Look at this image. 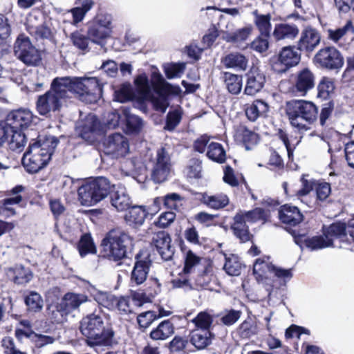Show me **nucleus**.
Returning a JSON list of instances; mask_svg holds the SVG:
<instances>
[{
    "label": "nucleus",
    "instance_id": "nucleus-1",
    "mask_svg": "<svg viewBox=\"0 0 354 354\" xmlns=\"http://www.w3.org/2000/svg\"><path fill=\"white\" fill-rule=\"evenodd\" d=\"M59 141L54 136L39 137L29 144L22 158V164L29 173H36L48 163Z\"/></svg>",
    "mask_w": 354,
    "mask_h": 354
},
{
    "label": "nucleus",
    "instance_id": "nucleus-2",
    "mask_svg": "<svg viewBox=\"0 0 354 354\" xmlns=\"http://www.w3.org/2000/svg\"><path fill=\"white\" fill-rule=\"evenodd\" d=\"M80 330L88 339L87 343L91 346L113 344L114 333L111 328L105 327L104 317L100 313L84 317L80 323Z\"/></svg>",
    "mask_w": 354,
    "mask_h": 354
},
{
    "label": "nucleus",
    "instance_id": "nucleus-3",
    "mask_svg": "<svg viewBox=\"0 0 354 354\" xmlns=\"http://www.w3.org/2000/svg\"><path fill=\"white\" fill-rule=\"evenodd\" d=\"M68 98L71 93L77 94L82 100L88 103L95 102L100 95L102 88L97 78L94 77H58Z\"/></svg>",
    "mask_w": 354,
    "mask_h": 354
},
{
    "label": "nucleus",
    "instance_id": "nucleus-4",
    "mask_svg": "<svg viewBox=\"0 0 354 354\" xmlns=\"http://www.w3.org/2000/svg\"><path fill=\"white\" fill-rule=\"evenodd\" d=\"M286 112L291 125L299 131L310 129V125L317 119L318 109L310 101L303 100L287 102Z\"/></svg>",
    "mask_w": 354,
    "mask_h": 354
},
{
    "label": "nucleus",
    "instance_id": "nucleus-5",
    "mask_svg": "<svg viewBox=\"0 0 354 354\" xmlns=\"http://www.w3.org/2000/svg\"><path fill=\"white\" fill-rule=\"evenodd\" d=\"M104 252L115 261L125 257L132 250L133 239L124 230L117 227L110 230L102 241Z\"/></svg>",
    "mask_w": 354,
    "mask_h": 354
},
{
    "label": "nucleus",
    "instance_id": "nucleus-6",
    "mask_svg": "<svg viewBox=\"0 0 354 354\" xmlns=\"http://www.w3.org/2000/svg\"><path fill=\"white\" fill-rule=\"evenodd\" d=\"M58 77L55 78L49 91L38 96L36 109L41 115L50 117L52 113L59 111L68 98Z\"/></svg>",
    "mask_w": 354,
    "mask_h": 354
},
{
    "label": "nucleus",
    "instance_id": "nucleus-7",
    "mask_svg": "<svg viewBox=\"0 0 354 354\" xmlns=\"http://www.w3.org/2000/svg\"><path fill=\"white\" fill-rule=\"evenodd\" d=\"M112 187L113 186H111L107 178H97L95 180L82 185L78 189L79 199L83 205H93L111 194Z\"/></svg>",
    "mask_w": 354,
    "mask_h": 354
},
{
    "label": "nucleus",
    "instance_id": "nucleus-8",
    "mask_svg": "<svg viewBox=\"0 0 354 354\" xmlns=\"http://www.w3.org/2000/svg\"><path fill=\"white\" fill-rule=\"evenodd\" d=\"M347 227L344 223H333L324 228L322 235L315 236L305 239V245L310 250H322L333 246V241L339 239L341 241L347 240Z\"/></svg>",
    "mask_w": 354,
    "mask_h": 354
},
{
    "label": "nucleus",
    "instance_id": "nucleus-9",
    "mask_svg": "<svg viewBox=\"0 0 354 354\" xmlns=\"http://www.w3.org/2000/svg\"><path fill=\"white\" fill-rule=\"evenodd\" d=\"M112 17L99 13L87 23L86 34L93 43L104 46L112 34Z\"/></svg>",
    "mask_w": 354,
    "mask_h": 354
},
{
    "label": "nucleus",
    "instance_id": "nucleus-10",
    "mask_svg": "<svg viewBox=\"0 0 354 354\" xmlns=\"http://www.w3.org/2000/svg\"><path fill=\"white\" fill-rule=\"evenodd\" d=\"M266 212L261 208H255L248 212H239L234 217L232 229L234 235L241 242H246L250 239V234L246 223H255L258 221H265Z\"/></svg>",
    "mask_w": 354,
    "mask_h": 354
},
{
    "label": "nucleus",
    "instance_id": "nucleus-11",
    "mask_svg": "<svg viewBox=\"0 0 354 354\" xmlns=\"http://www.w3.org/2000/svg\"><path fill=\"white\" fill-rule=\"evenodd\" d=\"M152 85L158 95V97L151 95L150 100L156 111L165 113L169 106L167 95L169 94L177 95L180 93V88L178 86H173L165 81L163 77L157 73L152 74Z\"/></svg>",
    "mask_w": 354,
    "mask_h": 354
},
{
    "label": "nucleus",
    "instance_id": "nucleus-12",
    "mask_svg": "<svg viewBox=\"0 0 354 354\" xmlns=\"http://www.w3.org/2000/svg\"><path fill=\"white\" fill-rule=\"evenodd\" d=\"M15 56L28 66H37L41 57L39 51L31 44L30 39L20 35L14 44Z\"/></svg>",
    "mask_w": 354,
    "mask_h": 354
},
{
    "label": "nucleus",
    "instance_id": "nucleus-13",
    "mask_svg": "<svg viewBox=\"0 0 354 354\" xmlns=\"http://www.w3.org/2000/svg\"><path fill=\"white\" fill-rule=\"evenodd\" d=\"M314 62L321 68L328 70H339L344 65V58L335 47L321 48L315 55Z\"/></svg>",
    "mask_w": 354,
    "mask_h": 354
},
{
    "label": "nucleus",
    "instance_id": "nucleus-14",
    "mask_svg": "<svg viewBox=\"0 0 354 354\" xmlns=\"http://www.w3.org/2000/svg\"><path fill=\"white\" fill-rule=\"evenodd\" d=\"M171 165L168 153L164 148L159 149L152 160L151 178L156 183L165 181L171 173Z\"/></svg>",
    "mask_w": 354,
    "mask_h": 354
},
{
    "label": "nucleus",
    "instance_id": "nucleus-15",
    "mask_svg": "<svg viewBox=\"0 0 354 354\" xmlns=\"http://www.w3.org/2000/svg\"><path fill=\"white\" fill-rule=\"evenodd\" d=\"M104 151L114 158H119L129 153L128 139L121 133H115L107 136L103 142Z\"/></svg>",
    "mask_w": 354,
    "mask_h": 354
},
{
    "label": "nucleus",
    "instance_id": "nucleus-16",
    "mask_svg": "<svg viewBox=\"0 0 354 354\" xmlns=\"http://www.w3.org/2000/svg\"><path fill=\"white\" fill-rule=\"evenodd\" d=\"M104 127L93 114H88L80 120L76 125V131L84 140L92 141L97 135L102 133Z\"/></svg>",
    "mask_w": 354,
    "mask_h": 354
},
{
    "label": "nucleus",
    "instance_id": "nucleus-17",
    "mask_svg": "<svg viewBox=\"0 0 354 354\" xmlns=\"http://www.w3.org/2000/svg\"><path fill=\"white\" fill-rule=\"evenodd\" d=\"M315 85L314 73L308 68H304L296 73L290 91L299 96H305L315 87Z\"/></svg>",
    "mask_w": 354,
    "mask_h": 354
},
{
    "label": "nucleus",
    "instance_id": "nucleus-18",
    "mask_svg": "<svg viewBox=\"0 0 354 354\" xmlns=\"http://www.w3.org/2000/svg\"><path fill=\"white\" fill-rule=\"evenodd\" d=\"M321 34L315 28H304L297 41V49L306 53H312L320 44Z\"/></svg>",
    "mask_w": 354,
    "mask_h": 354
},
{
    "label": "nucleus",
    "instance_id": "nucleus-19",
    "mask_svg": "<svg viewBox=\"0 0 354 354\" xmlns=\"http://www.w3.org/2000/svg\"><path fill=\"white\" fill-rule=\"evenodd\" d=\"M234 24L229 21L225 29L221 30V38L228 43H241L248 39L252 32V26L248 25L232 32Z\"/></svg>",
    "mask_w": 354,
    "mask_h": 354
},
{
    "label": "nucleus",
    "instance_id": "nucleus-20",
    "mask_svg": "<svg viewBox=\"0 0 354 354\" xmlns=\"http://www.w3.org/2000/svg\"><path fill=\"white\" fill-rule=\"evenodd\" d=\"M37 119L30 110L19 109L10 113L7 121L12 129L23 130L30 127Z\"/></svg>",
    "mask_w": 354,
    "mask_h": 354
},
{
    "label": "nucleus",
    "instance_id": "nucleus-21",
    "mask_svg": "<svg viewBox=\"0 0 354 354\" xmlns=\"http://www.w3.org/2000/svg\"><path fill=\"white\" fill-rule=\"evenodd\" d=\"M171 242V239L169 234L165 231L154 234L152 239L153 245L156 247L162 259L165 261L171 259L174 253V248Z\"/></svg>",
    "mask_w": 354,
    "mask_h": 354
},
{
    "label": "nucleus",
    "instance_id": "nucleus-22",
    "mask_svg": "<svg viewBox=\"0 0 354 354\" xmlns=\"http://www.w3.org/2000/svg\"><path fill=\"white\" fill-rule=\"evenodd\" d=\"M150 268V261L147 259L137 261L131 271L130 286L131 288L143 285L147 279Z\"/></svg>",
    "mask_w": 354,
    "mask_h": 354
},
{
    "label": "nucleus",
    "instance_id": "nucleus-23",
    "mask_svg": "<svg viewBox=\"0 0 354 354\" xmlns=\"http://www.w3.org/2000/svg\"><path fill=\"white\" fill-rule=\"evenodd\" d=\"M112 189L110 194L112 206L120 212L128 209L131 205V201L126 188L122 185H113Z\"/></svg>",
    "mask_w": 354,
    "mask_h": 354
},
{
    "label": "nucleus",
    "instance_id": "nucleus-24",
    "mask_svg": "<svg viewBox=\"0 0 354 354\" xmlns=\"http://www.w3.org/2000/svg\"><path fill=\"white\" fill-rule=\"evenodd\" d=\"M297 50V48L292 46H286L281 49L279 54L278 61L284 68L281 69V71H286L289 68L299 64L301 57Z\"/></svg>",
    "mask_w": 354,
    "mask_h": 354
},
{
    "label": "nucleus",
    "instance_id": "nucleus-25",
    "mask_svg": "<svg viewBox=\"0 0 354 354\" xmlns=\"http://www.w3.org/2000/svg\"><path fill=\"white\" fill-rule=\"evenodd\" d=\"M297 25L288 23H279L274 25L272 36L277 41L293 40L299 34Z\"/></svg>",
    "mask_w": 354,
    "mask_h": 354
},
{
    "label": "nucleus",
    "instance_id": "nucleus-26",
    "mask_svg": "<svg viewBox=\"0 0 354 354\" xmlns=\"http://www.w3.org/2000/svg\"><path fill=\"white\" fill-rule=\"evenodd\" d=\"M265 76L257 69L252 70L248 74V80L244 90L245 94L254 95L263 88L265 83Z\"/></svg>",
    "mask_w": 354,
    "mask_h": 354
},
{
    "label": "nucleus",
    "instance_id": "nucleus-27",
    "mask_svg": "<svg viewBox=\"0 0 354 354\" xmlns=\"http://www.w3.org/2000/svg\"><path fill=\"white\" fill-rule=\"evenodd\" d=\"M280 221L290 225H296L303 220V215L295 206L284 205L279 211Z\"/></svg>",
    "mask_w": 354,
    "mask_h": 354
},
{
    "label": "nucleus",
    "instance_id": "nucleus-28",
    "mask_svg": "<svg viewBox=\"0 0 354 354\" xmlns=\"http://www.w3.org/2000/svg\"><path fill=\"white\" fill-rule=\"evenodd\" d=\"M16 335L19 338L25 337L37 348H42L48 344H53L55 339L49 335L36 333L32 330L26 331L24 330H17Z\"/></svg>",
    "mask_w": 354,
    "mask_h": 354
},
{
    "label": "nucleus",
    "instance_id": "nucleus-29",
    "mask_svg": "<svg viewBox=\"0 0 354 354\" xmlns=\"http://www.w3.org/2000/svg\"><path fill=\"white\" fill-rule=\"evenodd\" d=\"M36 18L33 16H30L27 20V30L29 33L36 37V39H47L52 38L53 32L51 30L48 23H44L39 25L34 24V20Z\"/></svg>",
    "mask_w": 354,
    "mask_h": 354
},
{
    "label": "nucleus",
    "instance_id": "nucleus-30",
    "mask_svg": "<svg viewBox=\"0 0 354 354\" xmlns=\"http://www.w3.org/2000/svg\"><path fill=\"white\" fill-rule=\"evenodd\" d=\"M273 267L274 265L269 262L268 258L267 259H257L254 264L253 272L257 279L262 281L265 280L264 283L269 285V278H271V272Z\"/></svg>",
    "mask_w": 354,
    "mask_h": 354
},
{
    "label": "nucleus",
    "instance_id": "nucleus-31",
    "mask_svg": "<svg viewBox=\"0 0 354 354\" xmlns=\"http://www.w3.org/2000/svg\"><path fill=\"white\" fill-rule=\"evenodd\" d=\"M8 275L12 279L15 283L19 285L26 284L32 278L30 270L21 265H16L13 268H9Z\"/></svg>",
    "mask_w": 354,
    "mask_h": 354
},
{
    "label": "nucleus",
    "instance_id": "nucleus-32",
    "mask_svg": "<svg viewBox=\"0 0 354 354\" xmlns=\"http://www.w3.org/2000/svg\"><path fill=\"white\" fill-rule=\"evenodd\" d=\"M274 277L277 278L272 284H269V287L266 288L268 292V295L271 294L272 288H279L281 286L285 285L286 281L292 277L291 269H283L274 266L272 268L271 277Z\"/></svg>",
    "mask_w": 354,
    "mask_h": 354
},
{
    "label": "nucleus",
    "instance_id": "nucleus-33",
    "mask_svg": "<svg viewBox=\"0 0 354 354\" xmlns=\"http://www.w3.org/2000/svg\"><path fill=\"white\" fill-rule=\"evenodd\" d=\"M222 63L227 68L245 71L248 66V59L239 53H232L222 59Z\"/></svg>",
    "mask_w": 354,
    "mask_h": 354
},
{
    "label": "nucleus",
    "instance_id": "nucleus-34",
    "mask_svg": "<svg viewBox=\"0 0 354 354\" xmlns=\"http://www.w3.org/2000/svg\"><path fill=\"white\" fill-rule=\"evenodd\" d=\"M213 335L207 329H196L191 336L192 344L198 349H203L212 343Z\"/></svg>",
    "mask_w": 354,
    "mask_h": 354
},
{
    "label": "nucleus",
    "instance_id": "nucleus-35",
    "mask_svg": "<svg viewBox=\"0 0 354 354\" xmlns=\"http://www.w3.org/2000/svg\"><path fill=\"white\" fill-rule=\"evenodd\" d=\"M268 109L269 106L266 102L257 100L247 107L245 114L250 121H256L259 117L266 116Z\"/></svg>",
    "mask_w": 354,
    "mask_h": 354
},
{
    "label": "nucleus",
    "instance_id": "nucleus-36",
    "mask_svg": "<svg viewBox=\"0 0 354 354\" xmlns=\"http://www.w3.org/2000/svg\"><path fill=\"white\" fill-rule=\"evenodd\" d=\"M122 113L126 120V132L127 133H138L142 129L145 122L140 117L131 114L127 108L122 109Z\"/></svg>",
    "mask_w": 354,
    "mask_h": 354
},
{
    "label": "nucleus",
    "instance_id": "nucleus-37",
    "mask_svg": "<svg viewBox=\"0 0 354 354\" xmlns=\"http://www.w3.org/2000/svg\"><path fill=\"white\" fill-rule=\"evenodd\" d=\"M174 333V324L169 320H165L151 331L150 337L154 340H165Z\"/></svg>",
    "mask_w": 354,
    "mask_h": 354
},
{
    "label": "nucleus",
    "instance_id": "nucleus-38",
    "mask_svg": "<svg viewBox=\"0 0 354 354\" xmlns=\"http://www.w3.org/2000/svg\"><path fill=\"white\" fill-rule=\"evenodd\" d=\"M254 16V24L260 32V34L266 37H269L271 30V17L270 15L258 14L257 10L253 12Z\"/></svg>",
    "mask_w": 354,
    "mask_h": 354
},
{
    "label": "nucleus",
    "instance_id": "nucleus-39",
    "mask_svg": "<svg viewBox=\"0 0 354 354\" xmlns=\"http://www.w3.org/2000/svg\"><path fill=\"white\" fill-rule=\"evenodd\" d=\"M136 91L142 100L151 98V90L147 76L145 74L139 75L134 80Z\"/></svg>",
    "mask_w": 354,
    "mask_h": 354
},
{
    "label": "nucleus",
    "instance_id": "nucleus-40",
    "mask_svg": "<svg viewBox=\"0 0 354 354\" xmlns=\"http://www.w3.org/2000/svg\"><path fill=\"white\" fill-rule=\"evenodd\" d=\"M147 216V212L142 206L132 207L125 215L126 221L130 224L141 225Z\"/></svg>",
    "mask_w": 354,
    "mask_h": 354
},
{
    "label": "nucleus",
    "instance_id": "nucleus-41",
    "mask_svg": "<svg viewBox=\"0 0 354 354\" xmlns=\"http://www.w3.org/2000/svg\"><path fill=\"white\" fill-rule=\"evenodd\" d=\"M87 301L88 297L84 294L67 293L64 297L63 305L66 310L70 311L77 308Z\"/></svg>",
    "mask_w": 354,
    "mask_h": 354
},
{
    "label": "nucleus",
    "instance_id": "nucleus-42",
    "mask_svg": "<svg viewBox=\"0 0 354 354\" xmlns=\"http://www.w3.org/2000/svg\"><path fill=\"white\" fill-rule=\"evenodd\" d=\"M203 202L208 207L218 209L226 206L229 203V199L226 195L222 194L212 196L205 194L203 196Z\"/></svg>",
    "mask_w": 354,
    "mask_h": 354
},
{
    "label": "nucleus",
    "instance_id": "nucleus-43",
    "mask_svg": "<svg viewBox=\"0 0 354 354\" xmlns=\"http://www.w3.org/2000/svg\"><path fill=\"white\" fill-rule=\"evenodd\" d=\"M225 83L228 91L232 94H238L242 88V77L230 73L224 75Z\"/></svg>",
    "mask_w": 354,
    "mask_h": 354
},
{
    "label": "nucleus",
    "instance_id": "nucleus-44",
    "mask_svg": "<svg viewBox=\"0 0 354 354\" xmlns=\"http://www.w3.org/2000/svg\"><path fill=\"white\" fill-rule=\"evenodd\" d=\"M91 295L99 305L108 309H114V302H115L116 297L113 295L100 290H94Z\"/></svg>",
    "mask_w": 354,
    "mask_h": 354
},
{
    "label": "nucleus",
    "instance_id": "nucleus-45",
    "mask_svg": "<svg viewBox=\"0 0 354 354\" xmlns=\"http://www.w3.org/2000/svg\"><path fill=\"white\" fill-rule=\"evenodd\" d=\"M223 268L229 275L238 276L241 274L242 263L237 256L231 254L225 257Z\"/></svg>",
    "mask_w": 354,
    "mask_h": 354
},
{
    "label": "nucleus",
    "instance_id": "nucleus-46",
    "mask_svg": "<svg viewBox=\"0 0 354 354\" xmlns=\"http://www.w3.org/2000/svg\"><path fill=\"white\" fill-rule=\"evenodd\" d=\"M25 304L28 311L37 313L42 310L44 301L41 295L36 292H30L25 298Z\"/></svg>",
    "mask_w": 354,
    "mask_h": 354
},
{
    "label": "nucleus",
    "instance_id": "nucleus-47",
    "mask_svg": "<svg viewBox=\"0 0 354 354\" xmlns=\"http://www.w3.org/2000/svg\"><path fill=\"white\" fill-rule=\"evenodd\" d=\"M207 156L209 159L217 162L222 163L225 160V151L222 145L218 142H212L209 144Z\"/></svg>",
    "mask_w": 354,
    "mask_h": 354
},
{
    "label": "nucleus",
    "instance_id": "nucleus-48",
    "mask_svg": "<svg viewBox=\"0 0 354 354\" xmlns=\"http://www.w3.org/2000/svg\"><path fill=\"white\" fill-rule=\"evenodd\" d=\"M10 136V149L13 151H21L26 142V136L22 130L13 129V131L11 132Z\"/></svg>",
    "mask_w": 354,
    "mask_h": 354
},
{
    "label": "nucleus",
    "instance_id": "nucleus-49",
    "mask_svg": "<svg viewBox=\"0 0 354 354\" xmlns=\"http://www.w3.org/2000/svg\"><path fill=\"white\" fill-rule=\"evenodd\" d=\"M318 97L324 100L328 99L335 90L334 82L328 77H323L318 84Z\"/></svg>",
    "mask_w": 354,
    "mask_h": 354
},
{
    "label": "nucleus",
    "instance_id": "nucleus-50",
    "mask_svg": "<svg viewBox=\"0 0 354 354\" xmlns=\"http://www.w3.org/2000/svg\"><path fill=\"white\" fill-rule=\"evenodd\" d=\"M78 250L82 257H84L89 253H95V246L90 234H85L81 237L78 244Z\"/></svg>",
    "mask_w": 354,
    "mask_h": 354
},
{
    "label": "nucleus",
    "instance_id": "nucleus-51",
    "mask_svg": "<svg viewBox=\"0 0 354 354\" xmlns=\"http://www.w3.org/2000/svg\"><path fill=\"white\" fill-rule=\"evenodd\" d=\"M201 258L195 254L192 251L189 250L187 252L185 257V266L183 272L185 275L193 272L195 268L199 265Z\"/></svg>",
    "mask_w": 354,
    "mask_h": 354
},
{
    "label": "nucleus",
    "instance_id": "nucleus-52",
    "mask_svg": "<svg viewBox=\"0 0 354 354\" xmlns=\"http://www.w3.org/2000/svg\"><path fill=\"white\" fill-rule=\"evenodd\" d=\"M133 97V91L130 84H122L115 91V99L120 102H126Z\"/></svg>",
    "mask_w": 354,
    "mask_h": 354
},
{
    "label": "nucleus",
    "instance_id": "nucleus-53",
    "mask_svg": "<svg viewBox=\"0 0 354 354\" xmlns=\"http://www.w3.org/2000/svg\"><path fill=\"white\" fill-rule=\"evenodd\" d=\"M212 322L213 319L212 316L206 312H201L192 319V322L194 323L195 326L197 327L196 329L209 330Z\"/></svg>",
    "mask_w": 354,
    "mask_h": 354
},
{
    "label": "nucleus",
    "instance_id": "nucleus-54",
    "mask_svg": "<svg viewBox=\"0 0 354 354\" xmlns=\"http://www.w3.org/2000/svg\"><path fill=\"white\" fill-rule=\"evenodd\" d=\"M353 28L351 21H348L347 24L342 28L336 30H328V38L335 41L337 42L344 35L348 32H353Z\"/></svg>",
    "mask_w": 354,
    "mask_h": 354
},
{
    "label": "nucleus",
    "instance_id": "nucleus-55",
    "mask_svg": "<svg viewBox=\"0 0 354 354\" xmlns=\"http://www.w3.org/2000/svg\"><path fill=\"white\" fill-rule=\"evenodd\" d=\"M185 68V64H174L165 66V73L168 79L180 77Z\"/></svg>",
    "mask_w": 354,
    "mask_h": 354
},
{
    "label": "nucleus",
    "instance_id": "nucleus-56",
    "mask_svg": "<svg viewBox=\"0 0 354 354\" xmlns=\"http://www.w3.org/2000/svg\"><path fill=\"white\" fill-rule=\"evenodd\" d=\"M181 117V111L178 109L169 111L167 116V122L165 129L169 131H173L180 123Z\"/></svg>",
    "mask_w": 354,
    "mask_h": 354
},
{
    "label": "nucleus",
    "instance_id": "nucleus-57",
    "mask_svg": "<svg viewBox=\"0 0 354 354\" xmlns=\"http://www.w3.org/2000/svg\"><path fill=\"white\" fill-rule=\"evenodd\" d=\"M201 162L198 159L190 160L187 168V174L189 178H199L201 176Z\"/></svg>",
    "mask_w": 354,
    "mask_h": 354
},
{
    "label": "nucleus",
    "instance_id": "nucleus-58",
    "mask_svg": "<svg viewBox=\"0 0 354 354\" xmlns=\"http://www.w3.org/2000/svg\"><path fill=\"white\" fill-rule=\"evenodd\" d=\"M317 198L319 201L326 200L330 195L331 189L328 183H317L315 185Z\"/></svg>",
    "mask_w": 354,
    "mask_h": 354
},
{
    "label": "nucleus",
    "instance_id": "nucleus-59",
    "mask_svg": "<svg viewBox=\"0 0 354 354\" xmlns=\"http://www.w3.org/2000/svg\"><path fill=\"white\" fill-rule=\"evenodd\" d=\"M176 218V214L173 212H166L161 214L155 224L156 226L162 228L167 227L171 223L174 222Z\"/></svg>",
    "mask_w": 354,
    "mask_h": 354
},
{
    "label": "nucleus",
    "instance_id": "nucleus-60",
    "mask_svg": "<svg viewBox=\"0 0 354 354\" xmlns=\"http://www.w3.org/2000/svg\"><path fill=\"white\" fill-rule=\"evenodd\" d=\"M71 38L73 44L78 48L85 50L88 47L89 39L87 35L85 36L79 32H75L71 35Z\"/></svg>",
    "mask_w": 354,
    "mask_h": 354
},
{
    "label": "nucleus",
    "instance_id": "nucleus-61",
    "mask_svg": "<svg viewBox=\"0 0 354 354\" xmlns=\"http://www.w3.org/2000/svg\"><path fill=\"white\" fill-rule=\"evenodd\" d=\"M269 46L268 37L260 35L257 37L251 44V47L254 50L263 53L268 50Z\"/></svg>",
    "mask_w": 354,
    "mask_h": 354
},
{
    "label": "nucleus",
    "instance_id": "nucleus-62",
    "mask_svg": "<svg viewBox=\"0 0 354 354\" xmlns=\"http://www.w3.org/2000/svg\"><path fill=\"white\" fill-rule=\"evenodd\" d=\"M241 312L236 310H230L225 312L221 318L222 322L227 326H231L240 318Z\"/></svg>",
    "mask_w": 354,
    "mask_h": 354
},
{
    "label": "nucleus",
    "instance_id": "nucleus-63",
    "mask_svg": "<svg viewBox=\"0 0 354 354\" xmlns=\"http://www.w3.org/2000/svg\"><path fill=\"white\" fill-rule=\"evenodd\" d=\"M254 136L255 135L251 131L242 126L237 128L234 135L238 142L245 143L249 142Z\"/></svg>",
    "mask_w": 354,
    "mask_h": 354
},
{
    "label": "nucleus",
    "instance_id": "nucleus-64",
    "mask_svg": "<svg viewBox=\"0 0 354 354\" xmlns=\"http://www.w3.org/2000/svg\"><path fill=\"white\" fill-rule=\"evenodd\" d=\"M5 354H27L16 348L14 341L10 337H5L2 340Z\"/></svg>",
    "mask_w": 354,
    "mask_h": 354
}]
</instances>
